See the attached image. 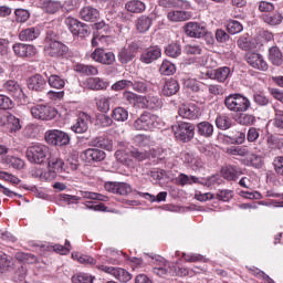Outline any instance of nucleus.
Instances as JSON below:
<instances>
[{"label": "nucleus", "instance_id": "nucleus-1", "mask_svg": "<svg viewBox=\"0 0 283 283\" xmlns=\"http://www.w3.org/2000/svg\"><path fill=\"white\" fill-rule=\"evenodd\" d=\"M224 105L229 112H234L239 114L241 112H248L249 107H251V101L243 95L240 94H230L224 99Z\"/></svg>", "mask_w": 283, "mask_h": 283}, {"label": "nucleus", "instance_id": "nucleus-2", "mask_svg": "<svg viewBox=\"0 0 283 283\" xmlns=\"http://www.w3.org/2000/svg\"><path fill=\"white\" fill-rule=\"evenodd\" d=\"M160 125V119L158 116L144 112L133 124V127L137 129V132H153Z\"/></svg>", "mask_w": 283, "mask_h": 283}, {"label": "nucleus", "instance_id": "nucleus-3", "mask_svg": "<svg viewBox=\"0 0 283 283\" xmlns=\"http://www.w3.org/2000/svg\"><path fill=\"white\" fill-rule=\"evenodd\" d=\"M48 156H50V147L43 144H34L27 150V158L29 163H33L35 165H43L48 159Z\"/></svg>", "mask_w": 283, "mask_h": 283}, {"label": "nucleus", "instance_id": "nucleus-4", "mask_svg": "<svg viewBox=\"0 0 283 283\" xmlns=\"http://www.w3.org/2000/svg\"><path fill=\"white\" fill-rule=\"evenodd\" d=\"M2 92H6L11 98L21 103V105L28 103V95L23 92V88L19 84V82L14 80H7L2 84Z\"/></svg>", "mask_w": 283, "mask_h": 283}, {"label": "nucleus", "instance_id": "nucleus-5", "mask_svg": "<svg viewBox=\"0 0 283 283\" xmlns=\"http://www.w3.org/2000/svg\"><path fill=\"white\" fill-rule=\"evenodd\" d=\"M175 137L181 143H191L196 136V126L191 123L180 122L172 127Z\"/></svg>", "mask_w": 283, "mask_h": 283}, {"label": "nucleus", "instance_id": "nucleus-6", "mask_svg": "<svg viewBox=\"0 0 283 283\" xmlns=\"http://www.w3.org/2000/svg\"><path fill=\"white\" fill-rule=\"evenodd\" d=\"M31 116L35 120H54L56 118V108L45 105V104H35L30 107Z\"/></svg>", "mask_w": 283, "mask_h": 283}, {"label": "nucleus", "instance_id": "nucleus-7", "mask_svg": "<svg viewBox=\"0 0 283 283\" xmlns=\"http://www.w3.org/2000/svg\"><path fill=\"white\" fill-rule=\"evenodd\" d=\"M44 138L48 145L53 147H67L72 140L70 134L59 129L48 130Z\"/></svg>", "mask_w": 283, "mask_h": 283}, {"label": "nucleus", "instance_id": "nucleus-8", "mask_svg": "<svg viewBox=\"0 0 283 283\" xmlns=\"http://www.w3.org/2000/svg\"><path fill=\"white\" fill-rule=\"evenodd\" d=\"M97 269L104 273H108V275H113L114 279L122 283H127L132 280V273L123 268L98 265Z\"/></svg>", "mask_w": 283, "mask_h": 283}, {"label": "nucleus", "instance_id": "nucleus-9", "mask_svg": "<svg viewBox=\"0 0 283 283\" xmlns=\"http://www.w3.org/2000/svg\"><path fill=\"white\" fill-rule=\"evenodd\" d=\"M64 23L69 28L70 32H72L75 36H81V39H85L88 30L87 24L72 17L66 18Z\"/></svg>", "mask_w": 283, "mask_h": 283}, {"label": "nucleus", "instance_id": "nucleus-10", "mask_svg": "<svg viewBox=\"0 0 283 283\" xmlns=\"http://www.w3.org/2000/svg\"><path fill=\"white\" fill-rule=\"evenodd\" d=\"M12 50L19 59H34L36 56V46L32 44L19 42L13 44Z\"/></svg>", "mask_w": 283, "mask_h": 283}, {"label": "nucleus", "instance_id": "nucleus-11", "mask_svg": "<svg viewBox=\"0 0 283 283\" xmlns=\"http://www.w3.org/2000/svg\"><path fill=\"white\" fill-rule=\"evenodd\" d=\"M44 52L48 54V56H52L54 59H59V56H63L67 54V45L63 44L59 40H54L49 42L44 46Z\"/></svg>", "mask_w": 283, "mask_h": 283}, {"label": "nucleus", "instance_id": "nucleus-12", "mask_svg": "<svg viewBox=\"0 0 283 283\" xmlns=\"http://www.w3.org/2000/svg\"><path fill=\"white\" fill-rule=\"evenodd\" d=\"M245 60L254 70H260L261 72H266V70H269V63H266V60H264V56L260 53H248Z\"/></svg>", "mask_w": 283, "mask_h": 283}, {"label": "nucleus", "instance_id": "nucleus-13", "mask_svg": "<svg viewBox=\"0 0 283 283\" xmlns=\"http://www.w3.org/2000/svg\"><path fill=\"white\" fill-rule=\"evenodd\" d=\"M91 57L96 63H102V65H114L116 63V55L114 52H105L103 49H96Z\"/></svg>", "mask_w": 283, "mask_h": 283}, {"label": "nucleus", "instance_id": "nucleus-14", "mask_svg": "<svg viewBox=\"0 0 283 283\" xmlns=\"http://www.w3.org/2000/svg\"><path fill=\"white\" fill-rule=\"evenodd\" d=\"M184 32L191 39H202L207 34V29L198 22H188L184 25Z\"/></svg>", "mask_w": 283, "mask_h": 283}, {"label": "nucleus", "instance_id": "nucleus-15", "mask_svg": "<svg viewBox=\"0 0 283 283\" xmlns=\"http://www.w3.org/2000/svg\"><path fill=\"white\" fill-rule=\"evenodd\" d=\"M179 116L187 118L188 120H196L200 116V108L196 104H182L179 107Z\"/></svg>", "mask_w": 283, "mask_h": 283}, {"label": "nucleus", "instance_id": "nucleus-16", "mask_svg": "<svg viewBox=\"0 0 283 283\" xmlns=\"http://www.w3.org/2000/svg\"><path fill=\"white\" fill-rule=\"evenodd\" d=\"M139 104L146 109H160L163 107V99L156 95L148 94L139 97Z\"/></svg>", "mask_w": 283, "mask_h": 283}, {"label": "nucleus", "instance_id": "nucleus-17", "mask_svg": "<svg viewBox=\"0 0 283 283\" xmlns=\"http://www.w3.org/2000/svg\"><path fill=\"white\" fill-rule=\"evenodd\" d=\"M163 56V51L158 46H150L146 51H144L140 55L142 63H146L149 65L154 63V61H158Z\"/></svg>", "mask_w": 283, "mask_h": 283}, {"label": "nucleus", "instance_id": "nucleus-18", "mask_svg": "<svg viewBox=\"0 0 283 283\" xmlns=\"http://www.w3.org/2000/svg\"><path fill=\"white\" fill-rule=\"evenodd\" d=\"M90 115L86 113L80 114L76 123L71 127L75 134H85L90 129Z\"/></svg>", "mask_w": 283, "mask_h": 283}, {"label": "nucleus", "instance_id": "nucleus-19", "mask_svg": "<svg viewBox=\"0 0 283 283\" xmlns=\"http://www.w3.org/2000/svg\"><path fill=\"white\" fill-rule=\"evenodd\" d=\"M45 85H48V81L41 74L32 75L28 81L29 90H33L34 92H43Z\"/></svg>", "mask_w": 283, "mask_h": 283}, {"label": "nucleus", "instance_id": "nucleus-20", "mask_svg": "<svg viewBox=\"0 0 283 283\" xmlns=\"http://www.w3.org/2000/svg\"><path fill=\"white\" fill-rule=\"evenodd\" d=\"M101 17V13L98 12V9L94 7H84L80 10V18L83 21H90L91 23H94V21H97Z\"/></svg>", "mask_w": 283, "mask_h": 283}, {"label": "nucleus", "instance_id": "nucleus-21", "mask_svg": "<svg viewBox=\"0 0 283 283\" xmlns=\"http://www.w3.org/2000/svg\"><path fill=\"white\" fill-rule=\"evenodd\" d=\"M105 156V151L98 148H88L84 150V158L86 163H102Z\"/></svg>", "mask_w": 283, "mask_h": 283}, {"label": "nucleus", "instance_id": "nucleus-22", "mask_svg": "<svg viewBox=\"0 0 283 283\" xmlns=\"http://www.w3.org/2000/svg\"><path fill=\"white\" fill-rule=\"evenodd\" d=\"M40 6L48 14H56L63 8V3L59 0H40Z\"/></svg>", "mask_w": 283, "mask_h": 283}, {"label": "nucleus", "instance_id": "nucleus-23", "mask_svg": "<svg viewBox=\"0 0 283 283\" xmlns=\"http://www.w3.org/2000/svg\"><path fill=\"white\" fill-rule=\"evenodd\" d=\"M40 35H41V30L36 27H31L20 31L19 39L20 41L30 42V41H35V39H39Z\"/></svg>", "mask_w": 283, "mask_h": 283}, {"label": "nucleus", "instance_id": "nucleus-24", "mask_svg": "<svg viewBox=\"0 0 283 283\" xmlns=\"http://www.w3.org/2000/svg\"><path fill=\"white\" fill-rule=\"evenodd\" d=\"M242 174V170H240V168L238 166H226L221 169V176L222 178H224L226 180H238V178H240Z\"/></svg>", "mask_w": 283, "mask_h": 283}, {"label": "nucleus", "instance_id": "nucleus-25", "mask_svg": "<svg viewBox=\"0 0 283 283\" xmlns=\"http://www.w3.org/2000/svg\"><path fill=\"white\" fill-rule=\"evenodd\" d=\"M179 90H180V84H178V81L174 78H168L166 80L163 86L161 94L164 96H174L178 94Z\"/></svg>", "mask_w": 283, "mask_h": 283}, {"label": "nucleus", "instance_id": "nucleus-26", "mask_svg": "<svg viewBox=\"0 0 283 283\" xmlns=\"http://www.w3.org/2000/svg\"><path fill=\"white\" fill-rule=\"evenodd\" d=\"M232 72L231 69L229 66H221L217 70H214V81H217L218 83H227V81H229V78H231L232 76Z\"/></svg>", "mask_w": 283, "mask_h": 283}, {"label": "nucleus", "instance_id": "nucleus-27", "mask_svg": "<svg viewBox=\"0 0 283 283\" xmlns=\"http://www.w3.org/2000/svg\"><path fill=\"white\" fill-rule=\"evenodd\" d=\"M115 158L117 163H120V165L134 167V159H132V155L128 150L118 149L115 151Z\"/></svg>", "mask_w": 283, "mask_h": 283}, {"label": "nucleus", "instance_id": "nucleus-28", "mask_svg": "<svg viewBox=\"0 0 283 283\" xmlns=\"http://www.w3.org/2000/svg\"><path fill=\"white\" fill-rule=\"evenodd\" d=\"M167 19L172 23L189 21V19H191V13L188 11H169L167 13Z\"/></svg>", "mask_w": 283, "mask_h": 283}, {"label": "nucleus", "instance_id": "nucleus-29", "mask_svg": "<svg viewBox=\"0 0 283 283\" xmlns=\"http://www.w3.org/2000/svg\"><path fill=\"white\" fill-rule=\"evenodd\" d=\"M197 134L203 138H211L213 136V124L209 122L197 124Z\"/></svg>", "mask_w": 283, "mask_h": 283}, {"label": "nucleus", "instance_id": "nucleus-30", "mask_svg": "<svg viewBox=\"0 0 283 283\" xmlns=\"http://www.w3.org/2000/svg\"><path fill=\"white\" fill-rule=\"evenodd\" d=\"M135 25L139 34H145V32H149V28H151V18L142 15L136 20Z\"/></svg>", "mask_w": 283, "mask_h": 283}, {"label": "nucleus", "instance_id": "nucleus-31", "mask_svg": "<svg viewBox=\"0 0 283 283\" xmlns=\"http://www.w3.org/2000/svg\"><path fill=\"white\" fill-rule=\"evenodd\" d=\"M92 147H98L99 149H106V151H112L114 149V144L107 137H95L91 142Z\"/></svg>", "mask_w": 283, "mask_h": 283}, {"label": "nucleus", "instance_id": "nucleus-32", "mask_svg": "<svg viewBox=\"0 0 283 283\" xmlns=\"http://www.w3.org/2000/svg\"><path fill=\"white\" fill-rule=\"evenodd\" d=\"M49 169L54 174L65 172V161L61 157H52L49 160Z\"/></svg>", "mask_w": 283, "mask_h": 283}, {"label": "nucleus", "instance_id": "nucleus-33", "mask_svg": "<svg viewBox=\"0 0 283 283\" xmlns=\"http://www.w3.org/2000/svg\"><path fill=\"white\" fill-rule=\"evenodd\" d=\"M269 60L271 61L272 64L276 65V67H280L283 63V54L280 48L277 46H272L269 50Z\"/></svg>", "mask_w": 283, "mask_h": 283}, {"label": "nucleus", "instance_id": "nucleus-34", "mask_svg": "<svg viewBox=\"0 0 283 283\" xmlns=\"http://www.w3.org/2000/svg\"><path fill=\"white\" fill-rule=\"evenodd\" d=\"M145 3L140 0H130L125 4L127 12H132L133 14H140V12H145Z\"/></svg>", "mask_w": 283, "mask_h": 283}, {"label": "nucleus", "instance_id": "nucleus-35", "mask_svg": "<svg viewBox=\"0 0 283 283\" xmlns=\"http://www.w3.org/2000/svg\"><path fill=\"white\" fill-rule=\"evenodd\" d=\"M108 83L101 80L99 77H88L86 80V87H88V90H107L108 87Z\"/></svg>", "mask_w": 283, "mask_h": 283}, {"label": "nucleus", "instance_id": "nucleus-36", "mask_svg": "<svg viewBox=\"0 0 283 283\" xmlns=\"http://www.w3.org/2000/svg\"><path fill=\"white\" fill-rule=\"evenodd\" d=\"M117 59L122 65H127V63H132L134 59H136V55H134L127 46L122 48L118 51Z\"/></svg>", "mask_w": 283, "mask_h": 283}, {"label": "nucleus", "instance_id": "nucleus-37", "mask_svg": "<svg viewBox=\"0 0 283 283\" xmlns=\"http://www.w3.org/2000/svg\"><path fill=\"white\" fill-rule=\"evenodd\" d=\"M112 118L117 123H125L129 118V112L124 107H116L112 112Z\"/></svg>", "mask_w": 283, "mask_h": 283}, {"label": "nucleus", "instance_id": "nucleus-38", "mask_svg": "<svg viewBox=\"0 0 283 283\" xmlns=\"http://www.w3.org/2000/svg\"><path fill=\"white\" fill-rule=\"evenodd\" d=\"M112 101V97L101 95L99 97L95 98L96 107L98 112H103L104 114H107L109 112V103Z\"/></svg>", "mask_w": 283, "mask_h": 283}, {"label": "nucleus", "instance_id": "nucleus-39", "mask_svg": "<svg viewBox=\"0 0 283 283\" xmlns=\"http://www.w3.org/2000/svg\"><path fill=\"white\" fill-rule=\"evenodd\" d=\"M2 163H4V165H8L9 167H13V169H23V167L25 166V161H23L21 158L10 155L4 157L2 159Z\"/></svg>", "mask_w": 283, "mask_h": 283}, {"label": "nucleus", "instance_id": "nucleus-40", "mask_svg": "<svg viewBox=\"0 0 283 283\" xmlns=\"http://www.w3.org/2000/svg\"><path fill=\"white\" fill-rule=\"evenodd\" d=\"M14 266V261L8 254L0 255V275L8 273Z\"/></svg>", "mask_w": 283, "mask_h": 283}, {"label": "nucleus", "instance_id": "nucleus-41", "mask_svg": "<svg viewBox=\"0 0 283 283\" xmlns=\"http://www.w3.org/2000/svg\"><path fill=\"white\" fill-rule=\"evenodd\" d=\"M75 72L85 74L86 76H96L98 69L94 65L77 64L75 65Z\"/></svg>", "mask_w": 283, "mask_h": 283}, {"label": "nucleus", "instance_id": "nucleus-42", "mask_svg": "<svg viewBox=\"0 0 283 283\" xmlns=\"http://www.w3.org/2000/svg\"><path fill=\"white\" fill-rule=\"evenodd\" d=\"M263 21L268 25H280L283 21L282 13L275 12V13H266L263 14Z\"/></svg>", "mask_w": 283, "mask_h": 283}, {"label": "nucleus", "instance_id": "nucleus-43", "mask_svg": "<svg viewBox=\"0 0 283 283\" xmlns=\"http://www.w3.org/2000/svg\"><path fill=\"white\" fill-rule=\"evenodd\" d=\"M159 73L164 76H172V74H176V64L169 60H164L159 67Z\"/></svg>", "mask_w": 283, "mask_h": 283}, {"label": "nucleus", "instance_id": "nucleus-44", "mask_svg": "<svg viewBox=\"0 0 283 283\" xmlns=\"http://www.w3.org/2000/svg\"><path fill=\"white\" fill-rule=\"evenodd\" d=\"M177 185H180L181 187H185L186 185H196L200 182V179L196 176H189L185 174H180L176 178Z\"/></svg>", "mask_w": 283, "mask_h": 283}, {"label": "nucleus", "instance_id": "nucleus-45", "mask_svg": "<svg viewBox=\"0 0 283 283\" xmlns=\"http://www.w3.org/2000/svg\"><path fill=\"white\" fill-rule=\"evenodd\" d=\"M130 87H133L134 92H137L138 94H147L150 90V85L147 81L145 80H138L132 82Z\"/></svg>", "mask_w": 283, "mask_h": 283}, {"label": "nucleus", "instance_id": "nucleus-46", "mask_svg": "<svg viewBox=\"0 0 283 283\" xmlns=\"http://www.w3.org/2000/svg\"><path fill=\"white\" fill-rule=\"evenodd\" d=\"M266 145H268V148L271 149V151H275L277 149H282L283 148V140H282V138H280V137H277L275 135H271L266 139Z\"/></svg>", "mask_w": 283, "mask_h": 283}, {"label": "nucleus", "instance_id": "nucleus-47", "mask_svg": "<svg viewBox=\"0 0 283 283\" xmlns=\"http://www.w3.org/2000/svg\"><path fill=\"white\" fill-rule=\"evenodd\" d=\"M48 83L54 90H63L65 87V80L55 74L49 76Z\"/></svg>", "mask_w": 283, "mask_h": 283}, {"label": "nucleus", "instance_id": "nucleus-48", "mask_svg": "<svg viewBox=\"0 0 283 283\" xmlns=\"http://www.w3.org/2000/svg\"><path fill=\"white\" fill-rule=\"evenodd\" d=\"M165 52L167 56H170V59H178V56L182 54V49L180 48V44L171 43L166 46Z\"/></svg>", "mask_w": 283, "mask_h": 283}, {"label": "nucleus", "instance_id": "nucleus-49", "mask_svg": "<svg viewBox=\"0 0 283 283\" xmlns=\"http://www.w3.org/2000/svg\"><path fill=\"white\" fill-rule=\"evenodd\" d=\"M227 30L229 34H240L244 30V27L238 20H229L227 22Z\"/></svg>", "mask_w": 283, "mask_h": 283}, {"label": "nucleus", "instance_id": "nucleus-50", "mask_svg": "<svg viewBox=\"0 0 283 283\" xmlns=\"http://www.w3.org/2000/svg\"><path fill=\"white\" fill-rule=\"evenodd\" d=\"M71 280L72 283H94V276L83 272L74 274Z\"/></svg>", "mask_w": 283, "mask_h": 283}, {"label": "nucleus", "instance_id": "nucleus-51", "mask_svg": "<svg viewBox=\"0 0 283 283\" xmlns=\"http://www.w3.org/2000/svg\"><path fill=\"white\" fill-rule=\"evenodd\" d=\"M216 126L218 127V129H229L231 127V119L227 115H219L216 118Z\"/></svg>", "mask_w": 283, "mask_h": 283}, {"label": "nucleus", "instance_id": "nucleus-52", "mask_svg": "<svg viewBox=\"0 0 283 283\" xmlns=\"http://www.w3.org/2000/svg\"><path fill=\"white\" fill-rule=\"evenodd\" d=\"M80 193L82 198H85L86 200H99L101 202H107V196L105 195L90 191H81Z\"/></svg>", "mask_w": 283, "mask_h": 283}, {"label": "nucleus", "instance_id": "nucleus-53", "mask_svg": "<svg viewBox=\"0 0 283 283\" xmlns=\"http://www.w3.org/2000/svg\"><path fill=\"white\" fill-rule=\"evenodd\" d=\"M14 107V102L10 96L0 94V111L6 112L8 109H12Z\"/></svg>", "mask_w": 283, "mask_h": 283}, {"label": "nucleus", "instance_id": "nucleus-54", "mask_svg": "<svg viewBox=\"0 0 283 283\" xmlns=\"http://www.w3.org/2000/svg\"><path fill=\"white\" fill-rule=\"evenodd\" d=\"M8 120V129H10V132H19V129H21V120L19 118H17L14 115H9L7 117Z\"/></svg>", "mask_w": 283, "mask_h": 283}, {"label": "nucleus", "instance_id": "nucleus-55", "mask_svg": "<svg viewBox=\"0 0 283 283\" xmlns=\"http://www.w3.org/2000/svg\"><path fill=\"white\" fill-rule=\"evenodd\" d=\"M227 151L231 156H249V149H247V147L243 146H231L227 149Z\"/></svg>", "mask_w": 283, "mask_h": 283}, {"label": "nucleus", "instance_id": "nucleus-56", "mask_svg": "<svg viewBox=\"0 0 283 283\" xmlns=\"http://www.w3.org/2000/svg\"><path fill=\"white\" fill-rule=\"evenodd\" d=\"M73 260H77L80 264H96V260L90 255L80 254V253H72Z\"/></svg>", "mask_w": 283, "mask_h": 283}, {"label": "nucleus", "instance_id": "nucleus-57", "mask_svg": "<svg viewBox=\"0 0 283 283\" xmlns=\"http://www.w3.org/2000/svg\"><path fill=\"white\" fill-rule=\"evenodd\" d=\"M15 258L19 260V262H27L28 264H34V262H36V256H34V254L25 252H18Z\"/></svg>", "mask_w": 283, "mask_h": 283}, {"label": "nucleus", "instance_id": "nucleus-58", "mask_svg": "<svg viewBox=\"0 0 283 283\" xmlns=\"http://www.w3.org/2000/svg\"><path fill=\"white\" fill-rule=\"evenodd\" d=\"M237 123L239 125H254L255 123V116L251 115V114H241L238 118H237Z\"/></svg>", "mask_w": 283, "mask_h": 283}, {"label": "nucleus", "instance_id": "nucleus-59", "mask_svg": "<svg viewBox=\"0 0 283 283\" xmlns=\"http://www.w3.org/2000/svg\"><path fill=\"white\" fill-rule=\"evenodd\" d=\"M14 14L18 23H25L30 19V11L25 9H15Z\"/></svg>", "mask_w": 283, "mask_h": 283}, {"label": "nucleus", "instance_id": "nucleus-60", "mask_svg": "<svg viewBox=\"0 0 283 283\" xmlns=\"http://www.w3.org/2000/svg\"><path fill=\"white\" fill-rule=\"evenodd\" d=\"M129 154L132 158H135V160H138L139 163L149 158V151H140L136 148L129 150Z\"/></svg>", "mask_w": 283, "mask_h": 283}, {"label": "nucleus", "instance_id": "nucleus-61", "mask_svg": "<svg viewBox=\"0 0 283 283\" xmlns=\"http://www.w3.org/2000/svg\"><path fill=\"white\" fill-rule=\"evenodd\" d=\"M214 198L222 200V202H229L233 198V191L230 189L219 190Z\"/></svg>", "mask_w": 283, "mask_h": 283}, {"label": "nucleus", "instance_id": "nucleus-62", "mask_svg": "<svg viewBox=\"0 0 283 283\" xmlns=\"http://www.w3.org/2000/svg\"><path fill=\"white\" fill-rule=\"evenodd\" d=\"M273 126L276 129H283V111L276 109L274 118L272 119Z\"/></svg>", "mask_w": 283, "mask_h": 283}, {"label": "nucleus", "instance_id": "nucleus-63", "mask_svg": "<svg viewBox=\"0 0 283 283\" xmlns=\"http://www.w3.org/2000/svg\"><path fill=\"white\" fill-rule=\"evenodd\" d=\"M260 138V129L255 127H250L247 134L248 143H255Z\"/></svg>", "mask_w": 283, "mask_h": 283}, {"label": "nucleus", "instance_id": "nucleus-64", "mask_svg": "<svg viewBox=\"0 0 283 283\" xmlns=\"http://www.w3.org/2000/svg\"><path fill=\"white\" fill-rule=\"evenodd\" d=\"M274 171L279 176H283V156H277L273 160Z\"/></svg>", "mask_w": 283, "mask_h": 283}]
</instances>
